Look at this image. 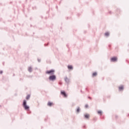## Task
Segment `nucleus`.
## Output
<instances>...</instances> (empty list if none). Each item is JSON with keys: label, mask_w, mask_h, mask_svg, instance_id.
<instances>
[{"label": "nucleus", "mask_w": 129, "mask_h": 129, "mask_svg": "<svg viewBox=\"0 0 129 129\" xmlns=\"http://www.w3.org/2000/svg\"><path fill=\"white\" fill-rule=\"evenodd\" d=\"M117 60V57H113L111 58L110 61L111 62H116Z\"/></svg>", "instance_id": "nucleus-5"}, {"label": "nucleus", "mask_w": 129, "mask_h": 129, "mask_svg": "<svg viewBox=\"0 0 129 129\" xmlns=\"http://www.w3.org/2000/svg\"><path fill=\"white\" fill-rule=\"evenodd\" d=\"M30 97V95H28L26 97V99H27V100H29Z\"/></svg>", "instance_id": "nucleus-13"}, {"label": "nucleus", "mask_w": 129, "mask_h": 129, "mask_svg": "<svg viewBox=\"0 0 129 129\" xmlns=\"http://www.w3.org/2000/svg\"><path fill=\"white\" fill-rule=\"evenodd\" d=\"M60 94H61L62 95V96H63V97H64V98L67 97V94H66V93L64 91H61Z\"/></svg>", "instance_id": "nucleus-4"}, {"label": "nucleus", "mask_w": 129, "mask_h": 129, "mask_svg": "<svg viewBox=\"0 0 129 129\" xmlns=\"http://www.w3.org/2000/svg\"><path fill=\"white\" fill-rule=\"evenodd\" d=\"M64 81H66V82L67 83L69 82V79L67 77H66V78H64Z\"/></svg>", "instance_id": "nucleus-11"}, {"label": "nucleus", "mask_w": 129, "mask_h": 129, "mask_svg": "<svg viewBox=\"0 0 129 129\" xmlns=\"http://www.w3.org/2000/svg\"><path fill=\"white\" fill-rule=\"evenodd\" d=\"M49 79L50 81H55L56 80V76L55 75H52L49 77Z\"/></svg>", "instance_id": "nucleus-2"}, {"label": "nucleus", "mask_w": 129, "mask_h": 129, "mask_svg": "<svg viewBox=\"0 0 129 129\" xmlns=\"http://www.w3.org/2000/svg\"><path fill=\"white\" fill-rule=\"evenodd\" d=\"M80 111V109L79 107L78 108V109H77V112L79 113Z\"/></svg>", "instance_id": "nucleus-15"}, {"label": "nucleus", "mask_w": 129, "mask_h": 129, "mask_svg": "<svg viewBox=\"0 0 129 129\" xmlns=\"http://www.w3.org/2000/svg\"><path fill=\"white\" fill-rule=\"evenodd\" d=\"M68 69H69V70H73V67L71 65H69V66H68Z\"/></svg>", "instance_id": "nucleus-7"}, {"label": "nucleus", "mask_w": 129, "mask_h": 129, "mask_svg": "<svg viewBox=\"0 0 129 129\" xmlns=\"http://www.w3.org/2000/svg\"><path fill=\"white\" fill-rule=\"evenodd\" d=\"M97 113L100 115H102V111L101 110H99L97 111Z\"/></svg>", "instance_id": "nucleus-12"}, {"label": "nucleus", "mask_w": 129, "mask_h": 129, "mask_svg": "<svg viewBox=\"0 0 129 129\" xmlns=\"http://www.w3.org/2000/svg\"><path fill=\"white\" fill-rule=\"evenodd\" d=\"M118 89H119V91H122L124 89V87H123V86H120L118 87Z\"/></svg>", "instance_id": "nucleus-6"}, {"label": "nucleus", "mask_w": 129, "mask_h": 129, "mask_svg": "<svg viewBox=\"0 0 129 129\" xmlns=\"http://www.w3.org/2000/svg\"><path fill=\"white\" fill-rule=\"evenodd\" d=\"M53 105V103L52 102H49L48 103V106L51 107Z\"/></svg>", "instance_id": "nucleus-9"}, {"label": "nucleus", "mask_w": 129, "mask_h": 129, "mask_svg": "<svg viewBox=\"0 0 129 129\" xmlns=\"http://www.w3.org/2000/svg\"><path fill=\"white\" fill-rule=\"evenodd\" d=\"M85 107H86V108H88V105L86 104V106H85Z\"/></svg>", "instance_id": "nucleus-17"}, {"label": "nucleus", "mask_w": 129, "mask_h": 129, "mask_svg": "<svg viewBox=\"0 0 129 129\" xmlns=\"http://www.w3.org/2000/svg\"><path fill=\"white\" fill-rule=\"evenodd\" d=\"M28 71L29 72H31L32 71V69L31 67H29L28 69Z\"/></svg>", "instance_id": "nucleus-14"}, {"label": "nucleus", "mask_w": 129, "mask_h": 129, "mask_svg": "<svg viewBox=\"0 0 129 129\" xmlns=\"http://www.w3.org/2000/svg\"><path fill=\"white\" fill-rule=\"evenodd\" d=\"M0 74H3V71H1V72H0Z\"/></svg>", "instance_id": "nucleus-18"}, {"label": "nucleus", "mask_w": 129, "mask_h": 129, "mask_svg": "<svg viewBox=\"0 0 129 129\" xmlns=\"http://www.w3.org/2000/svg\"><path fill=\"white\" fill-rule=\"evenodd\" d=\"M23 107L25 108V110L29 109V107L27 105V102L25 100L23 101Z\"/></svg>", "instance_id": "nucleus-1"}, {"label": "nucleus", "mask_w": 129, "mask_h": 129, "mask_svg": "<svg viewBox=\"0 0 129 129\" xmlns=\"http://www.w3.org/2000/svg\"><path fill=\"white\" fill-rule=\"evenodd\" d=\"M90 115L89 114H85V118L86 119H89Z\"/></svg>", "instance_id": "nucleus-8"}, {"label": "nucleus", "mask_w": 129, "mask_h": 129, "mask_svg": "<svg viewBox=\"0 0 129 129\" xmlns=\"http://www.w3.org/2000/svg\"><path fill=\"white\" fill-rule=\"evenodd\" d=\"M97 75V73L96 72H94L92 74V77H95Z\"/></svg>", "instance_id": "nucleus-10"}, {"label": "nucleus", "mask_w": 129, "mask_h": 129, "mask_svg": "<svg viewBox=\"0 0 129 129\" xmlns=\"http://www.w3.org/2000/svg\"><path fill=\"white\" fill-rule=\"evenodd\" d=\"M54 73V70H53L47 71L46 72V74H51V75H53Z\"/></svg>", "instance_id": "nucleus-3"}, {"label": "nucleus", "mask_w": 129, "mask_h": 129, "mask_svg": "<svg viewBox=\"0 0 129 129\" xmlns=\"http://www.w3.org/2000/svg\"><path fill=\"white\" fill-rule=\"evenodd\" d=\"M109 35V33L108 32H106L105 33V36H108Z\"/></svg>", "instance_id": "nucleus-16"}]
</instances>
